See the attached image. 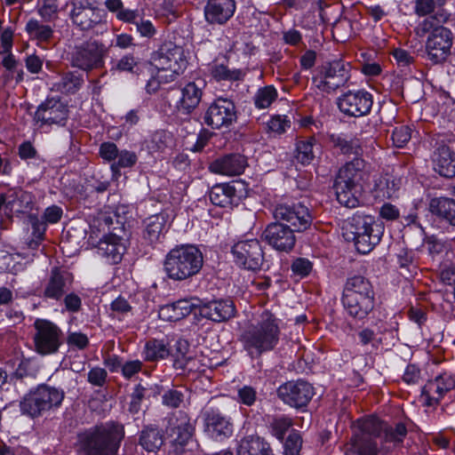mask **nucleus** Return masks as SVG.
<instances>
[{
  "label": "nucleus",
  "instance_id": "f257e3e1",
  "mask_svg": "<svg viewBox=\"0 0 455 455\" xmlns=\"http://www.w3.org/2000/svg\"><path fill=\"white\" fill-rule=\"evenodd\" d=\"M124 427L116 423L97 426L79 435L84 455H116Z\"/></svg>",
  "mask_w": 455,
  "mask_h": 455
},
{
  "label": "nucleus",
  "instance_id": "f03ea898",
  "mask_svg": "<svg viewBox=\"0 0 455 455\" xmlns=\"http://www.w3.org/2000/svg\"><path fill=\"white\" fill-rule=\"evenodd\" d=\"M382 227L370 215L355 214L342 226V235L347 241H353L360 253L370 252L380 241Z\"/></svg>",
  "mask_w": 455,
  "mask_h": 455
},
{
  "label": "nucleus",
  "instance_id": "7ed1b4c3",
  "mask_svg": "<svg viewBox=\"0 0 455 455\" xmlns=\"http://www.w3.org/2000/svg\"><path fill=\"white\" fill-rule=\"evenodd\" d=\"M203 262V254L196 247L177 246L165 256L164 270L170 279L183 281L197 274Z\"/></svg>",
  "mask_w": 455,
  "mask_h": 455
},
{
  "label": "nucleus",
  "instance_id": "20e7f679",
  "mask_svg": "<svg viewBox=\"0 0 455 455\" xmlns=\"http://www.w3.org/2000/svg\"><path fill=\"white\" fill-rule=\"evenodd\" d=\"M342 303L351 316L363 319L374 307L372 285L361 275L348 278L343 291Z\"/></svg>",
  "mask_w": 455,
  "mask_h": 455
},
{
  "label": "nucleus",
  "instance_id": "39448f33",
  "mask_svg": "<svg viewBox=\"0 0 455 455\" xmlns=\"http://www.w3.org/2000/svg\"><path fill=\"white\" fill-rule=\"evenodd\" d=\"M280 329L277 320L270 312H264L258 323L244 334L245 348L257 355L272 350L278 343Z\"/></svg>",
  "mask_w": 455,
  "mask_h": 455
},
{
  "label": "nucleus",
  "instance_id": "423d86ee",
  "mask_svg": "<svg viewBox=\"0 0 455 455\" xmlns=\"http://www.w3.org/2000/svg\"><path fill=\"white\" fill-rule=\"evenodd\" d=\"M153 62L158 69L159 77L165 82L173 81L187 68V58L181 46L172 42L164 43L153 57Z\"/></svg>",
  "mask_w": 455,
  "mask_h": 455
},
{
  "label": "nucleus",
  "instance_id": "0eeeda50",
  "mask_svg": "<svg viewBox=\"0 0 455 455\" xmlns=\"http://www.w3.org/2000/svg\"><path fill=\"white\" fill-rule=\"evenodd\" d=\"M64 399V392L46 385L38 387L20 403L22 413L37 417L42 412L59 407Z\"/></svg>",
  "mask_w": 455,
  "mask_h": 455
},
{
  "label": "nucleus",
  "instance_id": "6e6552de",
  "mask_svg": "<svg viewBox=\"0 0 455 455\" xmlns=\"http://www.w3.org/2000/svg\"><path fill=\"white\" fill-rule=\"evenodd\" d=\"M353 434L376 439L384 434V441L387 443H400L407 435L405 426L399 423L395 428L388 427L383 421L375 416L362 418L353 422Z\"/></svg>",
  "mask_w": 455,
  "mask_h": 455
},
{
  "label": "nucleus",
  "instance_id": "1a4fd4ad",
  "mask_svg": "<svg viewBox=\"0 0 455 455\" xmlns=\"http://www.w3.org/2000/svg\"><path fill=\"white\" fill-rule=\"evenodd\" d=\"M348 79L349 64L342 60H333L319 67L312 80L319 91L331 93L344 86Z\"/></svg>",
  "mask_w": 455,
  "mask_h": 455
},
{
  "label": "nucleus",
  "instance_id": "9d476101",
  "mask_svg": "<svg viewBox=\"0 0 455 455\" xmlns=\"http://www.w3.org/2000/svg\"><path fill=\"white\" fill-rule=\"evenodd\" d=\"M106 48L96 41H88L74 47L70 53V61L73 67L84 71L101 67Z\"/></svg>",
  "mask_w": 455,
  "mask_h": 455
},
{
  "label": "nucleus",
  "instance_id": "9b49d317",
  "mask_svg": "<svg viewBox=\"0 0 455 455\" xmlns=\"http://www.w3.org/2000/svg\"><path fill=\"white\" fill-rule=\"evenodd\" d=\"M232 252L237 265L248 270H258L264 265V252L257 239L240 241L236 243Z\"/></svg>",
  "mask_w": 455,
  "mask_h": 455
},
{
  "label": "nucleus",
  "instance_id": "f8f14e48",
  "mask_svg": "<svg viewBox=\"0 0 455 455\" xmlns=\"http://www.w3.org/2000/svg\"><path fill=\"white\" fill-rule=\"evenodd\" d=\"M193 427L188 416L181 411L169 419L167 435L170 439L172 452L181 454L192 437Z\"/></svg>",
  "mask_w": 455,
  "mask_h": 455
},
{
  "label": "nucleus",
  "instance_id": "ddd939ff",
  "mask_svg": "<svg viewBox=\"0 0 455 455\" xmlns=\"http://www.w3.org/2000/svg\"><path fill=\"white\" fill-rule=\"evenodd\" d=\"M36 350L41 355L56 353L60 346L61 331L53 323L37 319L35 323Z\"/></svg>",
  "mask_w": 455,
  "mask_h": 455
},
{
  "label": "nucleus",
  "instance_id": "4468645a",
  "mask_svg": "<svg viewBox=\"0 0 455 455\" xmlns=\"http://www.w3.org/2000/svg\"><path fill=\"white\" fill-rule=\"evenodd\" d=\"M273 214L278 222L290 224L291 229L296 232L307 229L312 223V216L308 209L300 204L291 205L279 204L275 207Z\"/></svg>",
  "mask_w": 455,
  "mask_h": 455
},
{
  "label": "nucleus",
  "instance_id": "2eb2a0df",
  "mask_svg": "<svg viewBox=\"0 0 455 455\" xmlns=\"http://www.w3.org/2000/svg\"><path fill=\"white\" fill-rule=\"evenodd\" d=\"M452 33L450 29L438 26L428 36L426 43V52L430 61L442 63L451 54Z\"/></svg>",
  "mask_w": 455,
  "mask_h": 455
},
{
  "label": "nucleus",
  "instance_id": "dca6fc26",
  "mask_svg": "<svg viewBox=\"0 0 455 455\" xmlns=\"http://www.w3.org/2000/svg\"><path fill=\"white\" fill-rule=\"evenodd\" d=\"M130 232L124 227H114L112 232L99 242V250L112 263H118L126 251Z\"/></svg>",
  "mask_w": 455,
  "mask_h": 455
},
{
  "label": "nucleus",
  "instance_id": "f3484780",
  "mask_svg": "<svg viewBox=\"0 0 455 455\" xmlns=\"http://www.w3.org/2000/svg\"><path fill=\"white\" fill-rule=\"evenodd\" d=\"M277 393L285 403L296 408L306 406L315 395L313 387L303 380L286 382Z\"/></svg>",
  "mask_w": 455,
  "mask_h": 455
},
{
  "label": "nucleus",
  "instance_id": "a211bd4d",
  "mask_svg": "<svg viewBox=\"0 0 455 455\" xmlns=\"http://www.w3.org/2000/svg\"><path fill=\"white\" fill-rule=\"evenodd\" d=\"M372 96L368 92L360 90L348 92L343 94L338 100L339 110L350 116H363L371 109Z\"/></svg>",
  "mask_w": 455,
  "mask_h": 455
},
{
  "label": "nucleus",
  "instance_id": "6ab92c4d",
  "mask_svg": "<svg viewBox=\"0 0 455 455\" xmlns=\"http://www.w3.org/2000/svg\"><path fill=\"white\" fill-rule=\"evenodd\" d=\"M235 118L234 103L226 99H218L208 108L204 120L213 129H220L229 126Z\"/></svg>",
  "mask_w": 455,
  "mask_h": 455
},
{
  "label": "nucleus",
  "instance_id": "aec40b11",
  "mask_svg": "<svg viewBox=\"0 0 455 455\" xmlns=\"http://www.w3.org/2000/svg\"><path fill=\"white\" fill-rule=\"evenodd\" d=\"M294 232L291 227L277 221L266 228L262 237L275 249L288 251L295 245Z\"/></svg>",
  "mask_w": 455,
  "mask_h": 455
},
{
  "label": "nucleus",
  "instance_id": "412c9836",
  "mask_svg": "<svg viewBox=\"0 0 455 455\" xmlns=\"http://www.w3.org/2000/svg\"><path fill=\"white\" fill-rule=\"evenodd\" d=\"M67 107L56 99H48L42 103L36 114L35 120L41 125L59 124L63 125L68 118Z\"/></svg>",
  "mask_w": 455,
  "mask_h": 455
},
{
  "label": "nucleus",
  "instance_id": "4be33fe9",
  "mask_svg": "<svg viewBox=\"0 0 455 455\" xmlns=\"http://www.w3.org/2000/svg\"><path fill=\"white\" fill-rule=\"evenodd\" d=\"M204 432L215 441H222L233 433V425L225 416L217 411L204 413Z\"/></svg>",
  "mask_w": 455,
  "mask_h": 455
},
{
  "label": "nucleus",
  "instance_id": "5701e85b",
  "mask_svg": "<svg viewBox=\"0 0 455 455\" xmlns=\"http://www.w3.org/2000/svg\"><path fill=\"white\" fill-rule=\"evenodd\" d=\"M71 12V19L75 24L84 30L94 28L103 21V11L91 4L75 2Z\"/></svg>",
  "mask_w": 455,
  "mask_h": 455
},
{
  "label": "nucleus",
  "instance_id": "b1692460",
  "mask_svg": "<svg viewBox=\"0 0 455 455\" xmlns=\"http://www.w3.org/2000/svg\"><path fill=\"white\" fill-rule=\"evenodd\" d=\"M454 381L449 376L441 375L427 381L424 386L421 399L425 405L432 406L439 403L444 394L454 387Z\"/></svg>",
  "mask_w": 455,
  "mask_h": 455
},
{
  "label": "nucleus",
  "instance_id": "393cba45",
  "mask_svg": "<svg viewBox=\"0 0 455 455\" xmlns=\"http://www.w3.org/2000/svg\"><path fill=\"white\" fill-rule=\"evenodd\" d=\"M199 314L213 322H225L235 315V307L232 300L220 299L197 305Z\"/></svg>",
  "mask_w": 455,
  "mask_h": 455
},
{
  "label": "nucleus",
  "instance_id": "a878e982",
  "mask_svg": "<svg viewBox=\"0 0 455 455\" xmlns=\"http://www.w3.org/2000/svg\"><path fill=\"white\" fill-rule=\"evenodd\" d=\"M247 165L246 158L239 154H231L216 159L210 164V171L214 173L235 176L243 172Z\"/></svg>",
  "mask_w": 455,
  "mask_h": 455
},
{
  "label": "nucleus",
  "instance_id": "bb28decb",
  "mask_svg": "<svg viewBox=\"0 0 455 455\" xmlns=\"http://www.w3.org/2000/svg\"><path fill=\"white\" fill-rule=\"evenodd\" d=\"M234 0H209L205 6V18L211 23L223 24L234 14Z\"/></svg>",
  "mask_w": 455,
  "mask_h": 455
},
{
  "label": "nucleus",
  "instance_id": "cd10ccee",
  "mask_svg": "<svg viewBox=\"0 0 455 455\" xmlns=\"http://www.w3.org/2000/svg\"><path fill=\"white\" fill-rule=\"evenodd\" d=\"M428 210L439 220L455 228V200L447 196L430 199Z\"/></svg>",
  "mask_w": 455,
  "mask_h": 455
},
{
  "label": "nucleus",
  "instance_id": "c85d7f7f",
  "mask_svg": "<svg viewBox=\"0 0 455 455\" xmlns=\"http://www.w3.org/2000/svg\"><path fill=\"white\" fill-rule=\"evenodd\" d=\"M195 299H179L172 304H167L160 307L159 317L167 322L180 321L191 314L197 307Z\"/></svg>",
  "mask_w": 455,
  "mask_h": 455
},
{
  "label": "nucleus",
  "instance_id": "c756f323",
  "mask_svg": "<svg viewBox=\"0 0 455 455\" xmlns=\"http://www.w3.org/2000/svg\"><path fill=\"white\" fill-rule=\"evenodd\" d=\"M364 167V161L362 158L355 157L340 168L335 182L345 183L352 187H360V181L365 174Z\"/></svg>",
  "mask_w": 455,
  "mask_h": 455
},
{
  "label": "nucleus",
  "instance_id": "7c9ffc66",
  "mask_svg": "<svg viewBox=\"0 0 455 455\" xmlns=\"http://www.w3.org/2000/svg\"><path fill=\"white\" fill-rule=\"evenodd\" d=\"M203 81L189 82L181 89L179 109L185 114L191 113L200 103L203 96Z\"/></svg>",
  "mask_w": 455,
  "mask_h": 455
},
{
  "label": "nucleus",
  "instance_id": "2f4dec72",
  "mask_svg": "<svg viewBox=\"0 0 455 455\" xmlns=\"http://www.w3.org/2000/svg\"><path fill=\"white\" fill-rule=\"evenodd\" d=\"M72 283L69 274L62 272L58 268H53L50 279L44 288L45 297L54 299H60L69 289Z\"/></svg>",
  "mask_w": 455,
  "mask_h": 455
},
{
  "label": "nucleus",
  "instance_id": "473e14b6",
  "mask_svg": "<svg viewBox=\"0 0 455 455\" xmlns=\"http://www.w3.org/2000/svg\"><path fill=\"white\" fill-rule=\"evenodd\" d=\"M173 366L177 370L188 371H204L201 367L200 357H192L188 355V344L186 340H179L176 345V353Z\"/></svg>",
  "mask_w": 455,
  "mask_h": 455
},
{
  "label": "nucleus",
  "instance_id": "72a5a7b5",
  "mask_svg": "<svg viewBox=\"0 0 455 455\" xmlns=\"http://www.w3.org/2000/svg\"><path fill=\"white\" fill-rule=\"evenodd\" d=\"M380 449L376 439L353 434L347 443L346 455H378Z\"/></svg>",
  "mask_w": 455,
  "mask_h": 455
},
{
  "label": "nucleus",
  "instance_id": "f704fd0d",
  "mask_svg": "<svg viewBox=\"0 0 455 455\" xmlns=\"http://www.w3.org/2000/svg\"><path fill=\"white\" fill-rule=\"evenodd\" d=\"M435 170L445 178L455 176V154L449 147H438L434 155Z\"/></svg>",
  "mask_w": 455,
  "mask_h": 455
},
{
  "label": "nucleus",
  "instance_id": "c9c22d12",
  "mask_svg": "<svg viewBox=\"0 0 455 455\" xmlns=\"http://www.w3.org/2000/svg\"><path fill=\"white\" fill-rule=\"evenodd\" d=\"M211 202L220 207L231 206L236 196L235 188L228 183L215 185L210 191Z\"/></svg>",
  "mask_w": 455,
  "mask_h": 455
},
{
  "label": "nucleus",
  "instance_id": "e433bc0d",
  "mask_svg": "<svg viewBox=\"0 0 455 455\" xmlns=\"http://www.w3.org/2000/svg\"><path fill=\"white\" fill-rule=\"evenodd\" d=\"M237 455H272V452L267 443L251 435L241 440Z\"/></svg>",
  "mask_w": 455,
  "mask_h": 455
},
{
  "label": "nucleus",
  "instance_id": "4c0bfd02",
  "mask_svg": "<svg viewBox=\"0 0 455 455\" xmlns=\"http://www.w3.org/2000/svg\"><path fill=\"white\" fill-rule=\"evenodd\" d=\"M164 443L163 432L152 427H148L141 431L140 444L148 452H156Z\"/></svg>",
  "mask_w": 455,
  "mask_h": 455
},
{
  "label": "nucleus",
  "instance_id": "58836bf2",
  "mask_svg": "<svg viewBox=\"0 0 455 455\" xmlns=\"http://www.w3.org/2000/svg\"><path fill=\"white\" fill-rule=\"evenodd\" d=\"M166 217L164 214H156L149 217L146 222L144 237L150 243L160 240L166 229Z\"/></svg>",
  "mask_w": 455,
  "mask_h": 455
},
{
  "label": "nucleus",
  "instance_id": "ea45409f",
  "mask_svg": "<svg viewBox=\"0 0 455 455\" xmlns=\"http://www.w3.org/2000/svg\"><path fill=\"white\" fill-rule=\"evenodd\" d=\"M26 32L33 40L46 43L53 36V28L48 24H44L38 20L30 19L25 28Z\"/></svg>",
  "mask_w": 455,
  "mask_h": 455
},
{
  "label": "nucleus",
  "instance_id": "a19ab883",
  "mask_svg": "<svg viewBox=\"0 0 455 455\" xmlns=\"http://www.w3.org/2000/svg\"><path fill=\"white\" fill-rule=\"evenodd\" d=\"M360 187H352L342 183H334L337 200L339 203L347 208H355L358 205L356 193Z\"/></svg>",
  "mask_w": 455,
  "mask_h": 455
},
{
  "label": "nucleus",
  "instance_id": "79ce46f5",
  "mask_svg": "<svg viewBox=\"0 0 455 455\" xmlns=\"http://www.w3.org/2000/svg\"><path fill=\"white\" fill-rule=\"evenodd\" d=\"M7 204L16 212H25L32 208V195L23 190H13L6 194Z\"/></svg>",
  "mask_w": 455,
  "mask_h": 455
},
{
  "label": "nucleus",
  "instance_id": "37998d69",
  "mask_svg": "<svg viewBox=\"0 0 455 455\" xmlns=\"http://www.w3.org/2000/svg\"><path fill=\"white\" fill-rule=\"evenodd\" d=\"M116 222L118 227H124L123 223L119 221L117 215L110 211L99 212L91 222V228L98 232L109 231L110 227Z\"/></svg>",
  "mask_w": 455,
  "mask_h": 455
},
{
  "label": "nucleus",
  "instance_id": "c03bdc74",
  "mask_svg": "<svg viewBox=\"0 0 455 455\" xmlns=\"http://www.w3.org/2000/svg\"><path fill=\"white\" fill-rule=\"evenodd\" d=\"M314 138L301 140L296 145V158L303 164H309L315 157L314 153Z\"/></svg>",
  "mask_w": 455,
  "mask_h": 455
},
{
  "label": "nucleus",
  "instance_id": "a18cd8bd",
  "mask_svg": "<svg viewBox=\"0 0 455 455\" xmlns=\"http://www.w3.org/2000/svg\"><path fill=\"white\" fill-rule=\"evenodd\" d=\"M169 348L162 340H150L146 344V358L149 361L164 359L169 355Z\"/></svg>",
  "mask_w": 455,
  "mask_h": 455
},
{
  "label": "nucleus",
  "instance_id": "49530a36",
  "mask_svg": "<svg viewBox=\"0 0 455 455\" xmlns=\"http://www.w3.org/2000/svg\"><path fill=\"white\" fill-rule=\"evenodd\" d=\"M277 97L276 90L271 86L259 89L254 96V104L258 108H267Z\"/></svg>",
  "mask_w": 455,
  "mask_h": 455
},
{
  "label": "nucleus",
  "instance_id": "de8ad7c7",
  "mask_svg": "<svg viewBox=\"0 0 455 455\" xmlns=\"http://www.w3.org/2000/svg\"><path fill=\"white\" fill-rule=\"evenodd\" d=\"M332 142L334 147L344 155L357 156L362 154L363 150L357 140H347L340 137H332Z\"/></svg>",
  "mask_w": 455,
  "mask_h": 455
},
{
  "label": "nucleus",
  "instance_id": "09e8293b",
  "mask_svg": "<svg viewBox=\"0 0 455 455\" xmlns=\"http://www.w3.org/2000/svg\"><path fill=\"white\" fill-rule=\"evenodd\" d=\"M28 224L31 225V227L33 228V234L35 235V238L31 239L28 243V247L32 250H35L39 246L41 241L43 240L44 229L43 228V224L39 221L37 217L35 215H29L28 217Z\"/></svg>",
  "mask_w": 455,
  "mask_h": 455
},
{
  "label": "nucleus",
  "instance_id": "8fccbe9b",
  "mask_svg": "<svg viewBox=\"0 0 455 455\" xmlns=\"http://www.w3.org/2000/svg\"><path fill=\"white\" fill-rule=\"evenodd\" d=\"M291 425L292 421L290 418L278 417L273 419L270 426L273 435L281 440Z\"/></svg>",
  "mask_w": 455,
  "mask_h": 455
},
{
  "label": "nucleus",
  "instance_id": "3c124183",
  "mask_svg": "<svg viewBox=\"0 0 455 455\" xmlns=\"http://www.w3.org/2000/svg\"><path fill=\"white\" fill-rule=\"evenodd\" d=\"M302 447V438L299 434L291 433L284 443V455H299Z\"/></svg>",
  "mask_w": 455,
  "mask_h": 455
},
{
  "label": "nucleus",
  "instance_id": "603ef678",
  "mask_svg": "<svg viewBox=\"0 0 455 455\" xmlns=\"http://www.w3.org/2000/svg\"><path fill=\"white\" fill-rule=\"evenodd\" d=\"M240 70H229L224 65H218L212 69V76L218 80L237 81L242 77Z\"/></svg>",
  "mask_w": 455,
  "mask_h": 455
},
{
  "label": "nucleus",
  "instance_id": "864d4df0",
  "mask_svg": "<svg viewBox=\"0 0 455 455\" xmlns=\"http://www.w3.org/2000/svg\"><path fill=\"white\" fill-rule=\"evenodd\" d=\"M411 137V131L408 126L401 125L395 127L392 132V140L396 148H403Z\"/></svg>",
  "mask_w": 455,
  "mask_h": 455
},
{
  "label": "nucleus",
  "instance_id": "5fc2aeb1",
  "mask_svg": "<svg viewBox=\"0 0 455 455\" xmlns=\"http://www.w3.org/2000/svg\"><path fill=\"white\" fill-rule=\"evenodd\" d=\"M118 160L111 165V168L116 172L118 168H127L133 166L137 162V156L133 152L127 150L118 152Z\"/></svg>",
  "mask_w": 455,
  "mask_h": 455
},
{
  "label": "nucleus",
  "instance_id": "6e6d98bb",
  "mask_svg": "<svg viewBox=\"0 0 455 455\" xmlns=\"http://www.w3.org/2000/svg\"><path fill=\"white\" fill-rule=\"evenodd\" d=\"M58 4L56 0H44L42 6L38 9L39 15L45 20L51 21L57 16Z\"/></svg>",
  "mask_w": 455,
  "mask_h": 455
},
{
  "label": "nucleus",
  "instance_id": "4d7b16f0",
  "mask_svg": "<svg viewBox=\"0 0 455 455\" xmlns=\"http://www.w3.org/2000/svg\"><path fill=\"white\" fill-rule=\"evenodd\" d=\"M81 85V79L72 74H66L58 84V89L66 92H74Z\"/></svg>",
  "mask_w": 455,
  "mask_h": 455
},
{
  "label": "nucleus",
  "instance_id": "13d9d810",
  "mask_svg": "<svg viewBox=\"0 0 455 455\" xmlns=\"http://www.w3.org/2000/svg\"><path fill=\"white\" fill-rule=\"evenodd\" d=\"M238 401L247 406H251L257 398V392L251 386H243L237 391Z\"/></svg>",
  "mask_w": 455,
  "mask_h": 455
},
{
  "label": "nucleus",
  "instance_id": "bf43d9fd",
  "mask_svg": "<svg viewBox=\"0 0 455 455\" xmlns=\"http://www.w3.org/2000/svg\"><path fill=\"white\" fill-rule=\"evenodd\" d=\"M290 127V121L286 116H275L268 122V128L270 131L281 134Z\"/></svg>",
  "mask_w": 455,
  "mask_h": 455
},
{
  "label": "nucleus",
  "instance_id": "052dcab7",
  "mask_svg": "<svg viewBox=\"0 0 455 455\" xmlns=\"http://www.w3.org/2000/svg\"><path fill=\"white\" fill-rule=\"evenodd\" d=\"M183 401V394L176 389H171L163 395V402L165 405L177 408Z\"/></svg>",
  "mask_w": 455,
  "mask_h": 455
},
{
  "label": "nucleus",
  "instance_id": "680f3d73",
  "mask_svg": "<svg viewBox=\"0 0 455 455\" xmlns=\"http://www.w3.org/2000/svg\"><path fill=\"white\" fill-rule=\"evenodd\" d=\"M107 376L105 369L95 367L89 371L88 381L94 386L102 387L106 382Z\"/></svg>",
  "mask_w": 455,
  "mask_h": 455
},
{
  "label": "nucleus",
  "instance_id": "e2e57ef3",
  "mask_svg": "<svg viewBox=\"0 0 455 455\" xmlns=\"http://www.w3.org/2000/svg\"><path fill=\"white\" fill-rule=\"evenodd\" d=\"M67 342L71 347L84 349L89 344V339L87 336L82 332H70L68 335Z\"/></svg>",
  "mask_w": 455,
  "mask_h": 455
},
{
  "label": "nucleus",
  "instance_id": "0e129e2a",
  "mask_svg": "<svg viewBox=\"0 0 455 455\" xmlns=\"http://www.w3.org/2000/svg\"><path fill=\"white\" fill-rule=\"evenodd\" d=\"M145 389L141 386H137L132 395V400L129 404V411L136 414L140 410V403L144 397Z\"/></svg>",
  "mask_w": 455,
  "mask_h": 455
},
{
  "label": "nucleus",
  "instance_id": "69168bd1",
  "mask_svg": "<svg viewBox=\"0 0 455 455\" xmlns=\"http://www.w3.org/2000/svg\"><path fill=\"white\" fill-rule=\"evenodd\" d=\"M435 19H436V16H430L419 23L415 28L416 35L419 37H423L429 32L431 34L432 31L439 26L435 24Z\"/></svg>",
  "mask_w": 455,
  "mask_h": 455
},
{
  "label": "nucleus",
  "instance_id": "338daca9",
  "mask_svg": "<svg viewBox=\"0 0 455 455\" xmlns=\"http://www.w3.org/2000/svg\"><path fill=\"white\" fill-rule=\"evenodd\" d=\"M100 156L108 161L115 160L118 156V149L115 143L105 142L100 148Z\"/></svg>",
  "mask_w": 455,
  "mask_h": 455
},
{
  "label": "nucleus",
  "instance_id": "774afa93",
  "mask_svg": "<svg viewBox=\"0 0 455 455\" xmlns=\"http://www.w3.org/2000/svg\"><path fill=\"white\" fill-rule=\"evenodd\" d=\"M292 271L301 276L307 275L312 270V264L308 259H297L291 265Z\"/></svg>",
  "mask_w": 455,
  "mask_h": 455
}]
</instances>
